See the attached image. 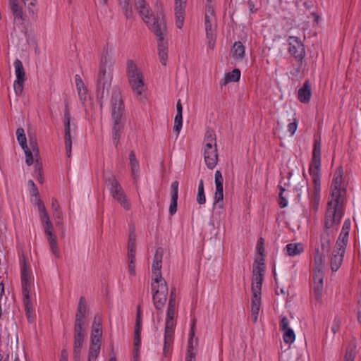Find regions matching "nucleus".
Segmentation results:
<instances>
[{
    "mask_svg": "<svg viewBox=\"0 0 361 361\" xmlns=\"http://www.w3.org/2000/svg\"><path fill=\"white\" fill-rule=\"evenodd\" d=\"M175 326V322L173 319L166 318V324H165V331H169L173 332V328Z\"/></svg>",
    "mask_w": 361,
    "mask_h": 361,
    "instance_id": "nucleus-58",
    "label": "nucleus"
},
{
    "mask_svg": "<svg viewBox=\"0 0 361 361\" xmlns=\"http://www.w3.org/2000/svg\"><path fill=\"white\" fill-rule=\"evenodd\" d=\"M323 262H321V257H317L315 260H314V275H313V281L314 283H323V267H324Z\"/></svg>",
    "mask_w": 361,
    "mask_h": 361,
    "instance_id": "nucleus-21",
    "label": "nucleus"
},
{
    "mask_svg": "<svg viewBox=\"0 0 361 361\" xmlns=\"http://www.w3.org/2000/svg\"><path fill=\"white\" fill-rule=\"evenodd\" d=\"M75 83L80 99L81 100H85L87 90L85 87L84 82L78 75H75Z\"/></svg>",
    "mask_w": 361,
    "mask_h": 361,
    "instance_id": "nucleus-34",
    "label": "nucleus"
},
{
    "mask_svg": "<svg viewBox=\"0 0 361 361\" xmlns=\"http://www.w3.org/2000/svg\"><path fill=\"white\" fill-rule=\"evenodd\" d=\"M124 12V14L127 18L132 16L133 11L132 7L130 5V0H118Z\"/></svg>",
    "mask_w": 361,
    "mask_h": 361,
    "instance_id": "nucleus-42",
    "label": "nucleus"
},
{
    "mask_svg": "<svg viewBox=\"0 0 361 361\" xmlns=\"http://www.w3.org/2000/svg\"><path fill=\"white\" fill-rule=\"evenodd\" d=\"M177 201L174 200H171V204L169 206V214L172 216L176 214L177 211Z\"/></svg>",
    "mask_w": 361,
    "mask_h": 361,
    "instance_id": "nucleus-64",
    "label": "nucleus"
},
{
    "mask_svg": "<svg viewBox=\"0 0 361 361\" xmlns=\"http://www.w3.org/2000/svg\"><path fill=\"white\" fill-rule=\"evenodd\" d=\"M73 359L75 361H80V353L85 339V333L73 332Z\"/></svg>",
    "mask_w": 361,
    "mask_h": 361,
    "instance_id": "nucleus-19",
    "label": "nucleus"
},
{
    "mask_svg": "<svg viewBox=\"0 0 361 361\" xmlns=\"http://www.w3.org/2000/svg\"><path fill=\"white\" fill-rule=\"evenodd\" d=\"M135 7L142 17L149 29L157 37L158 55L163 66L168 60L167 27L165 16L162 11L153 15L145 0H135Z\"/></svg>",
    "mask_w": 361,
    "mask_h": 361,
    "instance_id": "nucleus-1",
    "label": "nucleus"
},
{
    "mask_svg": "<svg viewBox=\"0 0 361 361\" xmlns=\"http://www.w3.org/2000/svg\"><path fill=\"white\" fill-rule=\"evenodd\" d=\"M343 170L340 166L335 171L331 185V195L334 200H344L346 194L345 188H341Z\"/></svg>",
    "mask_w": 361,
    "mask_h": 361,
    "instance_id": "nucleus-9",
    "label": "nucleus"
},
{
    "mask_svg": "<svg viewBox=\"0 0 361 361\" xmlns=\"http://www.w3.org/2000/svg\"><path fill=\"white\" fill-rule=\"evenodd\" d=\"M240 71L239 69H234L233 71L229 72L225 75L223 85H226L230 82H237L240 80Z\"/></svg>",
    "mask_w": 361,
    "mask_h": 361,
    "instance_id": "nucleus-35",
    "label": "nucleus"
},
{
    "mask_svg": "<svg viewBox=\"0 0 361 361\" xmlns=\"http://www.w3.org/2000/svg\"><path fill=\"white\" fill-rule=\"evenodd\" d=\"M164 255V249L162 247H158L156 250L153 262H157L162 264V258Z\"/></svg>",
    "mask_w": 361,
    "mask_h": 361,
    "instance_id": "nucleus-56",
    "label": "nucleus"
},
{
    "mask_svg": "<svg viewBox=\"0 0 361 361\" xmlns=\"http://www.w3.org/2000/svg\"><path fill=\"white\" fill-rule=\"evenodd\" d=\"M102 336V329H99L98 326L95 329L92 330L91 333V343L92 344H100L101 338Z\"/></svg>",
    "mask_w": 361,
    "mask_h": 361,
    "instance_id": "nucleus-45",
    "label": "nucleus"
},
{
    "mask_svg": "<svg viewBox=\"0 0 361 361\" xmlns=\"http://www.w3.org/2000/svg\"><path fill=\"white\" fill-rule=\"evenodd\" d=\"M65 145L67 156L71 157L72 140L71 135V117L63 118Z\"/></svg>",
    "mask_w": 361,
    "mask_h": 361,
    "instance_id": "nucleus-20",
    "label": "nucleus"
},
{
    "mask_svg": "<svg viewBox=\"0 0 361 361\" xmlns=\"http://www.w3.org/2000/svg\"><path fill=\"white\" fill-rule=\"evenodd\" d=\"M262 286V282L252 281L251 288L252 295H255V294H256L257 296H261Z\"/></svg>",
    "mask_w": 361,
    "mask_h": 361,
    "instance_id": "nucleus-54",
    "label": "nucleus"
},
{
    "mask_svg": "<svg viewBox=\"0 0 361 361\" xmlns=\"http://www.w3.org/2000/svg\"><path fill=\"white\" fill-rule=\"evenodd\" d=\"M128 271L130 275L135 276V255H128Z\"/></svg>",
    "mask_w": 361,
    "mask_h": 361,
    "instance_id": "nucleus-50",
    "label": "nucleus"
},
{
    "mask_svg": "<svg viewBox=\"0 0 361 361\" xmlns=\"http://www.w3.org/2000/svg\"><path fill=\"white\" fill-rule=\"evenodd\" d=\"M288 325H289L288 319L285 316H283L280 321L281 330L283 331L286 329H289L290 327H288Z\"/></svg>",
    "mask_w": 361,
    "mask_h": 361,
    "instance_id": "nucleus-59",
    "label": "nucleus"
},
{
    "mask_svg": "<svg viewBox=\"0 0 361 361\" xmlns=\"http://www.w3.org/2000/svg\"><path fill=\"white\" fill-rule=\"evenodd\" d=\"M25 80H16L13 84L14 91L16 95H20L23 91V82Z\"/></svg>",
    "mask_w": 361,
    "mask_h": 361,
    "instance_id": "nucleus-55",
    "label": "nucleus"
},
{
    "mask_svg": "<svg viewBox=\"0 0 361 361\" xmlns=\"http://www.w3.org/2000/svg\"><path fill=\"white\" fill-rule=\"evenodd\" d=\"M355 347L349 346L347 348L345 354L344 356V361H353L355 356L354 351Z\"/></svg>",
    "mask_w": 361,
    "mask_h": 361,
    "instance_id": "nucleus-52",
    "label": "nucleus"
},
{
    "mask_svg": "<svg viewBox=\"0 0 361 361\" xmlns=\"http://www.w3.org/2000/svg\"><path fill=\"white\" fill-rule=\"evenodd\" d=\"M14 67L16 70V80H25V71L22 62L19 59L14 61Z\"/></svg>",
    "mask_w": 361,
    "mask_h": 361,
    "instance_id": "nucleus-37",
    "label": "nucleus"
},
{
    "mask_svg": "<svg viewBox=\"0 0 361 361\" xmlns=\"http://www.w3.org/2000/svg\"><path fill=\"white\" fill-rule=\"evenodd\" d=\"M257 250L261 256L264 255V239L262 238H260L258 240V242L257 244Z\"/></svg>",
    "mask_w": 361,
    "mask_h": 361,
    "instance_id": "nucleus-61",
    "label": "nucleus"
},
{
    "mask_svg": "<svg viewBox=\"0 0 361 361\" xmlns=\"http://www.w3.org/2000/svg\"><path fill=\"white\" fill-rule=\"evenodd\" d=\"M28 186L30 187V192L32 196H37L39 195L38 189L36 187L32 180H28Z\"/></svg>",
    "mask_w": 361,
    "mask_h": 361,
    "instance_id": "nucleus-57",
    "label": "nucleus"
},
{
    "mask_svg": "<svg viewBox=\"0 0 361 361\" xmlns=\"http://www.w3.org/2000/svg\"><path fill=\"white\" fill-rule=\"evenodd\" d=\"M215 185H216V192L214 193V204H219V202H222L224 199V189H223V183L224 178L221 171H216L215 172Z\"/></svg>",
    "mask_w": 361,
    "mask_h": 361,
    "instance_id": "nucleus-16",
    "label": "nucleus"
},
{
    "mask_svg": "<svg viewBox=\"0 0 361 361\" xmlns=\"http://www.w3.org/2000/svg\"><path fill=\"white\" fill-rule=\"evenodd\" d=\"M345 250V247H341L336 245L335 249L333 252V256L330 261L331 269L332 271H336L340 268L343 260Z\"/></svg>",
    "mask_w": 361,
    "mask_h": 361,
    "instance_id": "nucleus-14",
    "label": "nucleus"
},
{
    "mask_svg": "<svg viewBox=\"0 0 361 361\" xmlns=\"http://www.w3.org/2000/svg\"><path fill=\"white\" fill-rule=\"evenodd\" d=\"M173 331H164V354L167 356L170 351L171 345L173 343Z\"/></svg>",
    "mask_w": 361,
    "mask_h": 361,
    "instance_id": "nucleus-36",
    "label": "nucleus"
},
{
    "mask_svg": "<svg viewBox=\"0 0 361 361\" xmlns=\"http://www.w3.org/2000/svg\"><path fill=\"white\" fill-rule=\"evenodd\" d=\"M245 55V47L240 41L235 42L233 46V56L237 59H241Z\"/></svg>",
    "mask_w": 361,
    "mask_h": 361,
    "instance_id": "nucleus-33",
    "label": "nucleus"
},
{
    "mask_svg": "<svg viewBox=\"0 0 361 361\" xmlns=\"http://www.w3.org/2000/svg\"><path fill=\"white\" fill-rule=\"evenodd\" d=\"M152 290L153 292L152 299L155 308L157 310H161L164 307L169 292L168 285L166 281L159 283H152Z\"/></svg>",
    "mask_w": 361,
    "mask_h": 361,
    "instance_id": "nucleus-8",
    "label": "nucleus"
},
{
    "mask_svg": "<svg viewBox=\"0 0 361 361\" xmlns=\"http://www.w3.org/2000/svg\"><path fill=\"white\" fill-rule=\"evenodd\" d=\"M197 202L200 204H203L206 202V197H205L204 190V183L202 179L200 180L199 185H198Z\"/></svg>",
    "mask_w": 361,
    "mask_h": 361,
    "instance_id": "nucleus-43",
    "label": "nucleus"
},
{
    "mask_svg": "<svg viewBox=\"0 0 361 361\" xmlns=\"http://www.w3.org/2000/svg\"><path fill=\"white\" fill-rule=\"evenodd\" d=\"M141 310L140 305L137 307L136 312V320H135V336H134V351L135 355H137L138 348L140 345L141 338Z\"/></svg>",
    "mask_w": 361,
    "mask_h": 361,
    "instance_id": "nucleus-17",
    "label": "nucleus"
},
{
    "mask_svg": "<svg viewBox=\"0 0 361 361\" xmlns=\"http://www.w3.org/2000/svg\"><path fill=\"white\" fill-rule=\"evenodd\" d=\"M310 173L312 176V180L314 184V189L317 191L319 190L320 186V166H310Z\"/></svg>",
    "mask_w": 361,
    "mask_h": 361,
    "instance_id": "nucleus-32",
    "label": "nucleus"
},
{
    "mask_svg": "<svg viewBox=\"0 0 361 361\" xmlns=\"http://www.w3.org/2000/svg\"><path fill=\"white\" fill-rule=\"evenodd\" d=\"M311 85L308 80L305 81L303 86L299 89L298 92V98L299 101L303 104H307L311 97Z\"/></svg>",
    "mask_w": 361,
    "mask_h": 361,
    "instance_id": "nucleus-22",
    "label": "nucleus"
},
{
    "mask_svg": "<svg viewBox=\"0 0 361 361\" xmlns=\"http://www.w3.org/2000/svg\"><path fill=\"white\" fill-rule=\"evenodd\" d=\"M87 312V302L85 297L81 296L79 299L77 312L75 314L74 333H85L82 326L85 324Z\"/></svg>",
    "mask_w": 361,
    "mask_h": 361,
    "instance_id": "nucleus-11",
    "label": "nucleus"
},
{
    "mask_svg": "<svg viewBox=\"0 0 361 361\" xmlns=\"http://www.w3.org/2000/svg\"><path fill=\"white\" fill-rule=\"evenodd\" d=\"M129 162L131 169V175L134 181H137L139 173V164L135 157V154L133 151H131L129 154Z\"/></svg>",
    "mask_w": 361,
    "mask_h": 361,
    "instance_id": "nucleus-27",
    "label": "nucleus"
},
{
    "mask_svg": "<svg viewBox=\"0 0 361 361\" xmlns=\"http://www.w3.org/2000/svg\"><path fill=\"white\" fill-rule=\"evenodd\" d=\"M104 180L105 183L111 185V193L114 199H116L122 207L126 210L130 209V204L126 200L124 191L122 189L121 185L116 179L115 176L110 174L108 177L104 174Z\"/></svg>",
    "mask_w": 361,
    "mask_h": 361,
    "instance_id": "nucleus-6",
    "label": "nucleus"
},
{
    "mask_svg": "<svg viewBox=\"0 0 361 361\" xmlns=\"http://www.w3.org/2000/svg\"><path fill=\"white\" fill-rule=\"evenodd\" d=\"M198 343V338H195V336H189L188 349H187V355L185 357V360L188 361H194L195 360L196 353L194 352V349Z\"/></svg>",
    "mask_w": 361,
    "mask_h": 361,
    "instance_id": "nucleus-26",
    "label": "nucleus"
},
{
    "mask_svg": "<svg viewBox=\"0 0 361 361\" xmlns=\"http://www.w3.org/2000/svg\"><path fill=\"white\" fill-rule=\"evenodd\" d=\"M126 66L128 83L133 92L137 96H140L145 90L143 75L133 60L128 59Z\"/></svg>",
    "mask_w": 361,
    "mask_h": 361,
    "instance_id": "nucleus-4",
    "label": "nucleus"
},
{
    "mask_svg": "<svg viewBox=\"0 0 361 361\" xmlns=\"http://www.w3.org/2000/svg\"><path fill=\"white\" fill-rule=\"evenodd\" d=\"M176 312V305H168L166 318L173 319Z\"/></svg>",
    "mask_w": 361,
    "mask_h": 361,
    "instance_id": "nucleus-62",
    "label": "nucleus"
},
{
    "mask_svg": "<svg viewBox=\"0 0 361 361\" xmlns=\"http://www.w3.org/2000/svg\"><path fill=\"white\" fill-rule=\"evenodd\" d=\"M183 124V114H176L174 118V126L173 130L176 133L177 136L178 135Z\"/></svg>",
    "mask_w": 361,
    "mask_h": 361,
    "instance_id": "nucleus-49",
    "label": "nucleus"
},
{
    "mask_svg": "<svg viewBox=\"0 0 361 361\" xmlns=\"http://www.w3.org/2000/svg\"><path fill=\"white\" fill-rule=\"evenodd\" d=\"M264 261V259L263 257L260 259L259 262L257 260L255 261L252 270L253 276H258V274L264 275L265 271Z\"/></svg>",
    "mask_w": 361,
    "mask_h": 361,
    "instance_id": "nucleus-38",
    "label": "nucleus"
},
{
    "mask_svg": "<svg viewBox=\"0 0 361 361\" xmlns=\"http://www.w3.org/2000/svg\"><path fill=\"white\" fill-rule=\"evenodd\" d=\"M114 64V61L109 54L108 50H104L100 59L96 79L97 99L101 109L103 107L104 98L108 95L111 85Z\"/></svg>",
    "mask_w": 361,
    "mask_h": 361,
    "instance_id": "nucleus-2",
    "label": "nucleus"
},
{
    "mask_svg": "<svg viewBox=\"0 0 361 361\" xmlns=\"http://www.w3.org/2000/svg\"><path fill=\"white\" fill-rule=\"evenodd\" d=\"M44 229V233L47 236V240L49 242L51 250L52 253L56 257H59V253L58 251L57 242L56 237L53 234V225L51 222L50 219H47V221L42 224Z\"/></svg>",
    "mask_w": 361,
    "mask_h": 361,
    "instance_id": "nucleus-13",
    "label": "nucleus"
},
{
    "mask_svg": "<svg viewBox=\"0 0 361 361\" xmlns=\"http://www.w3.org/2000/svg\"><path fill=\"white\" fill-rule=\"evenodd\" d=\"M287 254L289 256H295L304 251V245L301 243H289L286 246Z\"/></svg>",
    "mask_w": 361,
    "mask_h": 361,
    "instance_id": "nucleus-31",
    "label": "nucleus"
},
{
    "mask_svg": "<svg viewBox=\"0 0 361 361\" xmlns=\"http://www.w3.org/2000/svg\"><path fill=\"white\" fill-rule=\"evenodd\" d=\"M178 185L179 183L177 180L172 182L171 185V199L174 200H178Z\"/></svg>",
    "mask_w": 361,
    "mask_h": 361,
    "instance_id": "nucleus-51",
    "label": "nucleus"
},
{
    "mask_svg": "<svg viewBox=\"0 0 361 361\" xmlns=\"http://www.w3.org/2000/svg\"><path fill=\"white\" fill-rule=\"evenodd\" d=\"M123 128L122 121H114L113 139L116 147L118 145L120 139V131Z\"/></svg>",
    "mask_w": 361,
    "mask_h": 361,
    "instance_id": "nucleus-39",
    "label": "nucleus"
},
{
    "mask_svg": "<svg viewBox=\"0 0 361 361\" xmlns=\"http://www.w3.org/2000/svg\"><path fill=\"white\" fill-rule=\"evenodd\" d=\"M10 9L15 19L23 20V12L22 6L18 4V0H8Z\"/></svg>",
    "mask_w": 361,
    "mask_h": 361,
    "instance_id": "nucleus-29",
    "label": "nucleus"
},
{
    "mask_svg": "<svg viewBox=\"0 0 361 361\" xmlns=\"http://www.w3.org/2000/svg\"><path fill=\"white\" fill-rule=\"evenodd\" d=\"M288 43L289 53L301 62L305 54V47L301 40L298 37L290 36Z\"/></svg>",
    "mask_w": 361,
    "mask_h": 361,
    "instance_id": "nucleus-12",
    "label": "nucleus"
},
{
    "mask_svg": "<svg viewBox=\"0 0 361 361\" xmlns=\"http://www.w3.org/2000/svg\"><path fill=\"white\" fill-rule=\"evenodd\" d=\"M111 116L114 121H122L125 112V106L120 90L114 87L112 90L111 98Z\"/></svg>",
    "mask_w": 361,
    "mask_h": 361,
    "instance_id": "nucleus-7",
    "label": "nucleus"
},
{
    "mask_svg": "<svg viewBox=\"0 0 361 361\" xmlns=\"http://www.w3.org/2000/svg\"><path fill=\"white\" fill-rule=\"evenodd\" d=\"M204 147H208L209 149L216 147V138L214 130L211 128L207 130L204 135Z\"/></svg>",
    "mask_w": 361,
    "mask_h": 361,
    "instance_id": "nucleus-28",
    "label": "nucleus"
},
{
    "mask_svg": "<svg viewBox=\"0 0 361 361\" xmlns=\"http://www.w3.org/2000/svg\"><path fill=\"white\" fill-rule=\"evenodd\" d=\"M21 284L23 305L27 320L32 323L34 320L32 315V302L30 296L29 277L26 270L25 264L21 268Z\"/></svg>",
    "mask_w": 361,
    "mask_h": 361,
    "instance_id": "nucleus-5",
    "label": "nucleus"
},
{
    "mask_svg": "<svg viewBox=\"0 0 361 361\" xmlns=\"http://www.w3.org/2000/svg\"><path fill=\"white\" fill-rule=\"evenodd\" d=\"M344 200H329L325 214L324 227L323 231H331L334 226H338L343 215Z\"/></svg>",
    "mask_w": 361,
    "mask_h": 361,
    "instance_id": "nucleus-3",
    "label": "nucleus"
},
{
    "mask_svg": "<svg viewBox=\"0 0 361 361\" xmlns=\"http://www.w3.org/2000/svg\"><path fill=\"white\" fill-rule=\"evenodd\" d=\"M30 149L33 152L35 157H39V151L38 148L37 138L35 135H29Z\"/></svg>",
    "mask_w": 361,
    "mask_h": 361,
    "instance_id": "nucleus-44",
    "label": "nucleus"
},
{
    "mask_svg": "<svg viewBox=\"0 0 361 361\" xmlns=\"http://www.w3.org/2000/svg\"><path fill=\"white\" fill-rule=\"evenodd\" d=\"M23 149L25 154V163L27 165L31 166L34 163V159H35L33 152L28 146L26 147V148H23Z\"/></svg>",
    "mask_w": 361,
    "mask_h": 361,
    "instance_id": "nucleus-48",
    "label": "nucleus"
},
{
    "mask_svg": "<svg viewBox=\"0 0 361 361\" xmlns=\"http://www.w3.org/2000/svg\"><path fill=\"white\" fill-rule=\"evenodd\" d=\"M186 2L187 0H175L176 25L178 29L183 26Z\"/></svg>",
    "mask_w": 361,
    "mask_h": 361,
    "instance_id": "nucleus-15",
    "label": "nucleus"
},
{
    "mask_svg": "<svg viewBox=\"0 0 361 361\" xmlns=\"http://www.w3.org/2000/svg\"><path fill=\"white\" fill-rule=\"evenodd\" d=\"M332 231H323L320 236V247H316L314 250V260L317 257H321V262H324L326 255L331 250V235Z\"/></svg>",
    "mask_w": 361,
    "mask_h": 361,
    "instance_id": "nucleus-10",
    "label": "nucleus"
},
{
    "mask_svg": "<svg viewBox=\"0 0 361 361\" xmlns=\"http://www.w3.org/2000/svg\"><path fill=\"white\" fill-rule=\"evenodd\" d=\"M321 165V143L319 140L314 142L312 159L310 166H320Z\"/></svg>",
    "mask_w": 361,
    "mask_h": 361,
    "instance_id": "nucleus-25",
    "label": "nucleus"
},
{
    "mask_svg": "<svg viewBox=\"0 0 361 361\" xmlns=\"http://www.w3.org/2000/svg\"><path fill=\"white\" fill-rule=\"evenodd\" d=\"M100 344H92L90 345L89 349L88 354V361H91L92 360H95L99 353L100 351Z\"/></svg>",
    "mask_w": 361,
    "mask_h": 361,
    "instance_id": "nucleus-41",
    "label": "nucleus"
},
{
    "mask_svg": "<svg viewBox=\"0 0 361 361\" xmlns=\"http://www.w3.org/2000/svg\"><path fill=\"white\" fill-rule=\"evenodd\" d=\"M261 305V296H257L256 294L252 295L251 299V319L253 323H256L258 318Z\"/></svg>",
    "mask_w": 361,
    "mask_h": 361,
    "instance_id": "nucleus-24",
    "label": "nucleus"
},
{
    "mask_svg": "<svg viewBox=\"0 0 361 361\" xmlns=\"http://www.w3.org/2000/svg\"><path fill=\"white\" fill-rule=\"evenodd\" d=\"M128 255H135V236L130 233L128 243Z\"/></svg>",
    "mask_w": 361,
    "mask_h": 361,
    "instance_id": "nucleus-47",
    "label": "nucleus"
},
{
    "mask_svg": "<svg viewBox=\"0 0 361 361\" xmlns=\"http://www.w3.org/2000/svg\"><path fill=\"white\" fill-rule=\"evenodd\" d=\"M17 140L22 148H26L27 147V139L25 137L24 129L18 128L16 130Z\"/></svg>",
    "mask_w": 361,
    "mask_h": 361,
    "instance_id": "nucleus-40",
    "label": "nucleus"
},
{
    "mask_svg": "<svg viewBox=\"0 0 361 361\" xmlns=\"http://www.w3.org/2000/svg\"><path fill=\"white\" fill-rule=\"evenodd\" d=\"M162 264L157 262H153L152 269V280L155 283H159L160 282L166 281L161 276V269Z\"/></svg>",
    "mask_w": 361,
    "mask_h": 361,
    "instance_id": "nucleus-30",
    "label": "nucleus"
},
{
    "mask_svg": "<svg viewBox=\"0 0 361 361\" xmlns=\"http://www.w3.org/2000/svg\"><path fill=\"white\" fill-rule=\"evenodd\" d=\"M350 228V221L349 219H347L345 221V222L343 225L341 233L340 234V236L338 237V239L336 241V245L337 246H340L341 247H345L347 242H348Z\"/></svg>",
    "mask_w": 361,
    "mask_h": 361,
    "instance_id": "nucleus-23",
    "label": "nucleus"
},
{
    "mask_svg": "<svg viewBox=\"0 0 361 361\" xmlns=\"http://www.w3.org/2000/svg\"><path fill=\"white\" fill-rule=\"evenodd\" d=\"M283 331V341L286 343H292L295 339V335L293 330L290 328L286 329Z\"/></svg>",
    "mask_w": 361,
    "mask_h": 361,
    "instance_id": "nucleus-46",
    "label": "nucleus"
},
{
    "mask_svg": "<svg viewBox=\"0 0 361 361\" xmlns=\"http://www.w3.org/2000/svg\"><path fill=\"white\" fill-rule=\"evenodd\" d=\"M298 127V121L296 118L293 119V121L290 123L288 126V131L290 133L291 135H294Z\"/></svg>",
    "mask_w": 361,
    "mask_h": 361,
    "instance_id": "nucleus-60",
    "label": "nucleus"
},
{
    "mask_svg": "<svg viewBox=\"0 0 361 361\" xmlns=\"http://www.w3.org/2000/svg\"><path fill=\"white\" fill-rule=\"evenodd\" d=\"M204 158L207 166L209 169H213L218 161L217 147H212L211 149L204 147Z\"/></svg>",
    "mask_w": 361,
    "mask_h": 361,
    "instance_id": "nucleus-18",
    "label": "nucleus"
},
{
    "mask_svg": "<svg viewBox=\"0 0 361 361\" xmlns=\"http://www.w3.org/2000/svg\"><path fill=\"white\" fill-rule=\"evenodd\" d=\"M205 24V30L207 39L212 38L214 33L212 28V23H207Z\"/></svg>",
    "mask_w": 361,
    "mask_h": 361,
    "instance_id": "nucleus-63",
    "label": "nucleus"
},
{
    "mask_svg": "<svg viewBox=\"0 0 361 361\" xmlns=\"http://www.w3.org/2000/svg\"><path fill=\"white\" fill-rule=\"evenodd\" d=\"M323 289V283H316L314 285L313 290L315 299L319 301L322 298V293Z\"/></svg>",
    "mask_w": 361,
    "mask_h": 361,
    "instance_id": "nucleus-53",
    "label": "nucleus"
}]
</instances>
